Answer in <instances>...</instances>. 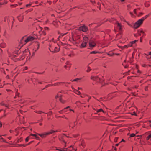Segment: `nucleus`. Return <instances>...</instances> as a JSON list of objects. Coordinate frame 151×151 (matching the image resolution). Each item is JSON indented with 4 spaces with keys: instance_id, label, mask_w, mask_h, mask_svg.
Masks as SVG:
<instances>
[{
    "instance_id": "f257e3e1",
    "label": "nucleus",
    "mask_w": 151,
    "mask_h": 151,
    "mask_svg": "<svg viewBox=\"0 0 151 151\" xmlns=\"http://www.w3.org/2000/svg\"><path fill=\"white\" fill-rule=\"evenodd\" d=\"M38 38L37 36H35L34 35L33 36H29L27 37L26 36H24L22 37L21 39L19 42V45L18 47L17 48V52L16 51H14V54L15 56H17V55L19 53V49L24 45H25L29 41H32Z\"/></svg>"
},
{
    "instance_id": "f03ea898",
    "label": "nucleus",
    "mask_w": 151,
    "mask_h": 151,
    "mask_svg": "<svg viewBox=\"0 0 151 151\" xmlns=\"http://www.w3.org/2000/svg\"><path fill=\"white\" fill-rule=\"evenodd\" d=\"M18 47H16L14 49V51L12 55V56L13 57L16 58V59L17 60H20L23 59L25 58V56L26 55H30V52H29V50L28 49H26L24 50L23 52V55L20 54V49H19V54L17 55V56H15L14 55V51H16L17 52V48Z\"/></svg>"
},
{
    "instance_id": "7ed1b4c3",
    "label": "nucleus",
    "mask_w": 151,
    "mask_h": 151,
    "mask_svg": "<svg viewBox=\"0 0 151 151\" xmlns=\"http://www.w3.org/2000/svg\"><path fill=\"white\" fill-rule=\"evenodd\" d=\"M50 51L52 53H57L60 50L59 46L54 42H51L49 48Z\"/></svg>"
},
{
    "instance_id": "20e7f679",
    "label": "nucleus",
    "mask_w": 151,
    "mask_h": 151,
    "mask_svg": "<svg viewBox=\"0 0 151 151\" xmlns=\"http://www.w3.org/2000/svg\"><path fill=\"white\" fill-rule=\"evenodd\" d=\"M91 79L93 81V84H98L102 83L103 81V80L102 79L101 77L99 76H91Z\"/></svg>"
},
{
    "instance_id": "39448f33",
    "label": "nucleus",
    "mask_w": 151,
    "mask_h": 151,
    "mask_svg": "<svg viewBox=\"0 0 151 151\" xmlns=\"http://www.w3.org/2000/svg\"><path fill=\"white\" fill-rule=\"evenodd\" d=\"M57 132L58 131L57 130L55 131L53 130H51L49 131L41 134H37V135L40 136L42 138H45L46 137L47 135L52 134L55 132Z\"/></svg>"
},
{
    "instance_id": "423d86ee",
    "label": "nucleus",
    "mask_w": 151,
    "mask_h": 151,
    "mask_svg": "<svg viewBox=\"0 0 151 151\" xmlns=\"http://www.w3.org/2000/svg\"><path fill=\"white\" fill-rule=\"evenodd\" d=\"M143 21L141 19L137 21L134 24L133 27L134 29H137L143 23Z\"/></svg>"
},
{
    "instance_id": "0eeeda50",
    "label": "nucleus",
    "mask_w": 151,
    "mask_h": 151,
    "mask_svg": "<svg viewBox=\"0 0 151 151\" xmlns=\"http://www.w3.org/2000/svg\"><path fill=\"white\" fill-rule=\"evenodd\" d=\"M63 111H64V113L66 114H69L70 111H72L74 113V111L73 109H70V106H68L64 108L63 109Z\"/></svg>"
},
{
    "instance_id": "6e6552de",
    "label": "nucleus",
    "mask_w": 151,
    "mask_h": 151,
    "mask_svg": "<svg viewBox=\"0 0 151 151\" xmlns=\"http://www.w3.org/2000/svg\"><path fill=\"white\" fill-rule=\"evenodd\" d=\"M70 82H59L55 83L54 84H53V86H59L63 85H66L67 84H70Z\"/></svg>"
},
{
    "instance_id": "1a4fd4ad",
    "label": "nucleus",
    "mask_w": 151,
    "mask_h": 151,
    "mask_svg": "<svg viewBox=\"0 0 151 151\" xmlns=\"http://www.w3.org/2000/svg\"><path fill=\"white\" fill-rule=\"evenodd\" d=\"M78 29L80 31L86 32L88 31V28L87 26L85 25H83V26H80L79 27Z\"/></svg>"
},
{
    "instance_id": "9d476101",
    "label": "nucleus",
    "mask_w": 151,
    "mask_h": 151,
    "mask_svg": "<svg viewBox=\"0 0 151 151\" xmlns=\"http://www.w3.org/2000/svg\"><path fill=\"white\" fill-rule=\"evenodd\" d=\"M116 26V28L119 31H121L122 29L123 26L121 24L118 22H116L115 23Z\"/></svg>"
},
{
    "instance_id": "9b49d317",
    "label": "nucleus",
    "mask_w": 151,
    "mask_h": 151,
    "mask_svg": "<svg viewBox=\"0 0 151 151\" xmlns=\"http://www.w3.org/2000/svg\"><path fill=\"white\" fill-rule=\"evenodd\" d=\"M19 103L24 104L25 105H27L29 104V101L27 99H22L21 100L19 101Z\"/></svg>"
},
{
    "instance_id": "f8f14e48",
    "label": "nucleus",
    "mask_w": 151,
    "mask_h": 151,
    "mask_svg": "<svg viewBox=\"0 0 151 151\" xmlns=\"http://www.w3.org/2000/svg\"><path fill=\"white\" fill-rule=\"evenodd\" d=\"M1 105L4 106L7 108H8L9 107V104L6 102H2L1 103Z\"/></svg>"
},
{
    "instance_id": "ddd939ff",
    "label": "nucleus",
    "mask_w": 151,
    "mask_h": 151,
    "mask_svg": "<svg viewBox=\"0 0 151 151\" xmlns=\"http://www.w3.org/2000/svg\"><path fill=\"white\" fill-rule=\"evenodd\" d=\"M89 46L90 47L93 48L96 45V43L94 42H89Z\"/></svg>"
},
{
    "instance_id": "4468645a",
    "label": "nucleus",
    "mask_w": 151,
    "mask_h": 151,
    "mask_svg": "<svg viewBox=\"0 0 151 151\" xmlns=\"http://www.w3.org/2000/svg\"><path fill=\"white\" fill-rule=\"evenodd\" d=\"M144 55L145 56L147 59L151 58V52H149L148 54H147L146 53H144Z\"/></svg>"
},
{
    "instance_id": "2eb2a0df",
    "label": "nucleus",
    "mask_w": 151,
    "mask_h": 151,
    "mask_svg": "<svg viewBox=\"0 0 151 151\" xmlns=\"http://www.w3.org/2000/svg\"><path fill=\"white\" fill-rule=\"evenodd\" d=\"M18 20L20 22H22L23 21L24 15L23 14H21L18 17Z\"/></svg>"
},
{
    "instance_id": "dca6fc26",
    "label": "nucleus",
    "mask_w": 151,
    "mask_h": 151,
    "mask_svg": "<svg viewBox=\"0 0 151 151\" xmlns=\"http://www.w3.org/2000/svg\"><path fill=\"white\" fill-rule=\"evenodd\" d=\"M6 46V44L4 42H2L0 44V47L2 48H4Z\"/></svg>"
},
{
    "instance_id": "f3484780",
    "label": "nucleus",
    "mask_w": 151,
    "mask_h": 151,
    "mask_svg": "<svg viewBox=\"0 0 151 151\" xmlns=\"http://www.w3.org/2000/svg\"><path fill=\"white\" fill-rule=\"evenodd\" d=\"M35 51L36 52L37 50L39 48V44L38 43H37L35 45Z\"/></svg>"
},
{
    "instance_id": "a211bd4d",
    "label": "nucleus",
    "mask_w": 151,
    "mask_h": 151,
    "mask_svg": "<svg viewBox=\"0 0 151 151\" xmlns=\"http://www.w3.org/2000/svg\"><path fill=\"white\" fill-rule=\"evenodd\" d=\"M103 112L104 113H105V112L103 110V109H102L101 108V109H99L97 110H96V113H94V114H96L98 113L99 112Z\"/></svg>"
},
{
    "instance_id": "6ab92c4d",
    "label": "nucleus",
    "mask_w": 151,
    "mask_h": 151,
    "mask_svg": "<svg viewBox=\"0 0 151 151\" xmlns=\"http://www.w3.org/2000/svg\"><path fill=\"white\" fill-rule=\"evenodd\" d=\"M87 43L86 42L83 41L82 43L81 44V47H86Z\"/></svg>"
},
{
    "instance_id": "aec40b11",
    "label": "nucleus",
    "mask_w": 151,
    "mask_h": 151,
    "mask_svg": "<svg viewBox=\"0 0 151 151\" xmlns=\"http://www.w3.org/2000/svg\"><path fill=\"white\" fill-rule=\"evenodd\" d=\"M61 93H62L60 91L58 92L57 95L55 96V98H58L59 97H60V98L61 97Z\"/></svg>"
},
{
    "instance_id": "412c9836",
    "label": "nucleus",
    "mask_w": 151,
    "mask_h": 151,
    "mask_svg": "<svg viewBox=\"0 0 151 151\" xmlns=\"http://www.w3.org/2000/svg\"><path fill=\"white\" fill-rule=\"evenodd\" d=\"M59 100L62 104H65L66 102V101L65 100L63 99L61 97L60 98Z\"/></svg>"
},
{
    "instance_id": "4be33fe9",
    "label": "nucleus",
    "mask_w": 151,
    "mask_h": 151,
    "mask_svg": "<svg viewBox=\"0 0 151 151\" xmlns=\"http://www.w3.org/2000/svg\"><path fill=\"white\" fill-rule=\"evenodd\" d=\"M83 42H86L87 43L88 39V38L87 37H84L83 38Z\"/></svg>"
},
{
    "instance_id": "5701e85b",
    "label": "nucleus",
    "mask_w": 151,
    "mask_h": 151,
    "mask_svg": "<svg viewBox=\"0 0 151 151\" xmlns=\"http://www.w3.org/2000/svg\"><path fill=\"white\" fill-rule=\"evenodd\" d=\"M97 4L98 6H97V7L99 8V10H101V3L99 2H98L97 3Z\"/></svg>"
},
{
    "instance_id": "b1692460",
    "label": "nucleus",
    "mask_w": 151,
    "mask_h": 151,
    "mask_svg": "<svg viewBox=\"0 0 151 151\" xmlns=\"http://www.w3.org/2000/svg\"><path fill=\"white\" fill-rule=\"evenodd\" d=\"M74 92L76 94L78 95H80L81 94L80 92L77 90H74Z\"/></svg>"
},
{
    "instance_id": "393cba45",
    "label": "nucleus",
    "mask_w": 151,
    "mask_h": 151,
    "mask_svg": "<svg viewBox=\"0 0 151 151\" xmlns=\"http://www.w3.org/2000/svg\"><path fill=\"white\" fill-rule=\"evenodd\" d=\"M149 15V14H148L146 15V16H145L144 17H142V18H141V19L143 21L146 19L147 17H148Z\"/></svg>"
},
{
    "instance_id": "a878e982",
    "label": "nucleus",
    "mask_w": 151,
    "mask_h": 151,
    "mask_svg": "<svg viewBox=\"0 0 151 151\" xmlns=\"http://www.w3.org/2000/svg\"><path fill=\"white\" fill-rule=\"evenodd\" d=\"M36 113L39 114H41L42 113H44V112H42L40 111H37V110H36L34 111Z\"/></svg>"
},
{
    "instance_id": "bb28decb",
    "label": "nucleus",
    "mask_w": 151,
    "mask_h": 151,
    "mask_svg": "<svg viewBox=\"0 0 151 151\" xmlns=\"http://www.w3.org/2000/svg\"><path fill=\"white\" fill-rule=\"evenodd\" d=\"M0 137H1L0 139H1L2 140V142H5L6 143H8V142H7L6 141H5V140L4 139H3V137H2V136L1 135H0Z\"/></svg>"
},
{
    "instance_id": "cd10ccee",
    "label": "nucleus",
    "mask_w": 151,
    "mask_h": 151,
    "mask_svg": "<svg viewBox=\"0 0 151 151\" xmlns=\"http://www.w3.org/2000/svg\"><path fill=\"white\" fill-rule=\"evenodd\" d=\"M69 40L73 43H74V42H75V40L73 37H72L71 38H70L69 39Z\"/></svg>"
},
{
    "instance_id": "c85d7f7f",
    "label": "nucleus",
    "mask_w": 151,
    "mask_h": 151,
    "mask_svg": "<svg viewBox=\"0 0 151 151\" xmlns=\"http://www.w3.org/2000/svg\"><path fill=\"white\" fill-rule=\"evenodd\" d=\"M19 93L18 92H16V95L14 97L15 98H17V97H19Z\"/></svg>"
},
{
    "instance_id": "c756f323",
    "label": "nucleus",
    "mask_w": 151,
    "mask_h": 151,
    "mask_svg": "<svg viewBox=\"0 0 151 151\" xmlns=\"http://www.w3.org/2000/svg\"><path fill=\"white\" fill-rule=\"evenodd\" d=\"M151 138V134H149L148 136L146 137L147 140H148L150 139Z\"/></svg>"
},
{
    "instance_id": "7c9ffc66",
    "label": "nucleus",
    "mask_w": 151,
    "mask_h": 151,
    "mask_svg": "<svg viewBox=\"0 0 151 151\" xmlns=\"http://www.w3.org/2000/svg\"><path fill=\"white\" fill-rule=\"evenodd\" d=\"M64 68H65L66 69H67L68 70H69L70 69V66H68L67 65H65L64 66Z\"/></svg>"
},
{
    "instance_id": "2f4dec72",
    "label": "nucleus",
    "mask_w": 151,
    "mask_h": 151,
    "mask_svg": "<svg viewBox=\"0 0 151 151\" xmlns=\"http://www.w3.org/2000/svg\"><path fill=\"white\" fill-rule=\"evenodd\" d=\"M30 138V136H29L27 137L25 139V141L26 142H28L29 139Z\"/></svg>"
},
{
    "instance_id": "473e14b6",
    "label": "nucleus",
    "mask_w": 151,
    "mask_h": 151,
    "mask_svg": "<svg viewBox=\"0 0 151 151\" xmlns=\"http://www.w3.org/2000/svg\"><path fill=\"white\" fill-rule=\"evenodd\" d=\"M90 1L91 2L93 5L95 6V4H96V2L95 1H93L91 0Z\"/></svg>"
},
{
    "instance_id": "72a5a7b5",
    "label": "nucleus",
    "mask_w": 151,
    "mask_h": 151,
    "mask_svg": "<svg viewBox=\"0 0 151 151\" xmlns=\"http://www.w3.org/2000/svg\"><path fill=\"white\" fill-rule=\"evenodd\" d=\"M98 52L96 51H92L91 52H90V54H96V53H98Z\"/></svg>"
},
{
    "instance_id": "f704fd0d",
    "label": "nucleus",
    "mask_w": 151,
    "mask_h": 151,
    "mask_svg": "<svg viewBox=\"0 0 151 151\" xmlns=\"http://www.w3.org/2000/svg\"><path fill=\"white\" fill-rule=\"evenodd\" d=\"M36 83H37L38 84H42V82L41 81H40L38 80H37L36 81Z\"/></svg>"
},
{
    "instance_id": "c9c22d12",
    "label": "nucleus",
    "mask_w": 151,
    "mask_h": 151,
    "mask_svg": "<svg viewBox=\"0 0 151 151\" xmlns=\"http://www.w3.org/2000/svg\"><path fill=\"white\" fill-rule=\"evenodd\" d=\"M53 86V84H48V85H46L45 86V88H47L49 86Z\"/></svg>"
},
{
    "instance_id": "e433bc0d",
    "label": "nucleus",
    "mask_w": 151,
    "mask_h": 151,
    "mask_svg": "<svg viewBox=\"0 0 151 151\" xmlns=\"http://www.w3.org/2000/svg\"><path fill=\"white\" fill-rule=\"evenodd\" d=\"M58 112L61 114L64 113V111H63V109L62 110L59 111Z\"/></svg>"
},
{
    "instance_id": "4c0bfd02",
    "label": "nucleus",
    "mask_w": 151,
    "mask_h": 151,
    "mask_svg": "<svg viewBox=\"0 0 151 151\" xmlns=\"http://www.w3.org/2000/svg\"><path fill=\"white\" fill-rule=\"evenodd\" d=\"M17 6V4H15L14 5H11L10 6L12 8H14L16 7Z\"/></svg>"
},
{
    "instance_id": "58836bf2",
    "label": "nucleus",
    "mask_w": 151,
    "mask_h": 151,
    "mask_svg": "<svg viewBox=\"0 0 151 151\" xmlns=\"http://www.w3.org/2000/svg\"><path fill=\"white\" fill-rule=\"evenodd\" d=\"M91 70V69L89 67H88V69L86 70V71L88 72H90Z\"/></svg>"
},
{
    "instance_id": "ea45409f",
    "label": "nucleus",
    "mask_w": 151,
    "mask_h": 151,
    "mask_svg": "<svg viewBox=\"0 0 151 151\" xmlns=\"http://www.w3.org/2000/svg\"><path fill=\"white\" fill-rule=\"evenodd\" d=\"M41 35H46V33L45 31H42V32Z\"/></svg>"
},
{
    "instance_id": "a19ab883",
    "label": "nucleus",
    "mask_w": 151,
    "mask_h": 151,
    "mask_svg": "<svg viewBox=\"0 0 151 151\" xmlns=\"http://www.w3.org/2000/svg\"><path fill=\"white\" fill-rule=\"evenodd\" d=\"M135 134H134L132 133L130 135V137H134L135 136Z\"/></svg>"
},
{
    "instance_id": "79ce46f5",
    "label": "nucleus",
    "mask_w": 151,
    "mask_h": 151,
    "mask_svg": "<svg viewBox=\"0 0 151 151\" xmlns=\"http://www.w3.org/2000/svg\"><path fill=\"white\" fill-rule=\"evenodd\" d=\"M132 96H136L137 95V94L136 93H132Z\"/></svg>"
},
{
    "instance_id": "37998d69",
    "label": "nucleus",
    "mask_w": 151,
    "mask_h": 151,
    "mask_svg": "<svg viewBox=\"0 0 151 151\" xmlns=\"http://www.w3.org/2000/svg\"><path fill=\"white\" fill-rule=\"evenodd\" d=\"M31 4H26V6L27 7H29L31 5Z\"/></svg>"
},
{
    "instance_id": "c03bdc74",
    "label": "nucleus",
    "mask_w": 151,
    "mask_h": 151,
    "mask_svg": "<svg viewBox=\"0 0 151 151\" xmlns=\"http://www.w3.org/2000/svg\"><path fill=\"white\" fill-rule=\"evenodd\" d=\"M29 136H30V137L31 136H34V137H35L37 136V135L35 134H31Z\"/></svg>"
},
{
    "instance_id": "a18cd8bd",
    "label": "nucleus",
    "mask_w": 151,
    "mask_h": 151,
    "mask_svg": "<svg viewBox=\"0 0 151 151\" xmlns=\"http://www.w3.org/2000/svg\"><path fill=\"white\" fill-rule=\"evenodd\" d=\"M145 91H148V86H146L145 88Z\"/></svg>"
},
{
    "instance_id": "49530a36",
    "label": "nucleus",
    "mask_w": 151,
    "mask_h": 151,
    "mask_svg": "<svg viewBox=\"0 0 151 151\" xmlns=\"http://www.w3.org/2000/svg\"><path fill=\"white\" fill-rule=\"evenodd\" d=\"M68 56L70 57H73L74 56V55L73 53H70L68 54Z\"/></svg>"
},
{
    "instance_id": "de8ad7c7",
    "label": "nucleus",
    "mask_w": 151,
    "mask_h": 151,
    "mask_svg": "<svg viewBox=\"0 0 151 151\" xmlns=\"http://www.w3.org/2000/svg\"><path fill=\"white\" fill-rule=\"evenodd\" d=\"M80 80V79H79V78H76V79L73 80L72 81H77L78 80Z\"/></svg>"
},
{
    "instance_id": "09e8293b",
    "label": "nucleus",
    "mask_w": 151,
    "mask_h": 151,
    "mask_svg": "<svg viewBox=\"0 0 151 151\" xmlns=\"http://www.w3.org/2000/svg\"><path fill=\"white\" fill-rule=\"evenodd\" d=\"M132 44L130 42V43L128 45V47H131L132 46Z\"/></svg>"
},
{
    "instance_id": "8fccbe9b",
    "label": "nucleus",
    "mask_w": 151,
    "mask_h": 151,
    "mask_svg": "<svg viewBox=\"0 0 151 151\" xmlns=\"http://www.w3.org/2000/svg\"><path fill=\"white\" fill-rule=\"evenodd\" d=\"M138 32H139L143 33H144V32H143V31L142 29H140L138 31Z\"/></svg>"
},
{
    "instance_id": "3c124183",
    "label": "nucleus",
    "mask_w": 151,
    "mask_h": 151,
    "mask_svg": "<svg viewBox=\"0 0 151 151\" xmlns=\"http://www.w3.org/2000/svg\"><path fill=\"white\" fill-rule=\"evenodd\" d=\"M62 118H65V119H67V120H68V119L65 117V116H62Z\"/></svg>"
},
{
    "instance_id": "603ef678",
    "label": "nucleus",
    "mask_w": 151,
    "mask_h": 151,
    "mask_svg": "<svg viewBox=\"0 0 151 151\" xmlns=\"http://www.w3.org/2000/svg\"><path fill=\"white\" fill-rule=\"evenodd\" d=\"M35 138L37 140H39L40 139V137L37 136L35 137Z\"/></svg>"
},
{
    "instance_id": "864d4df0",
    "label": "nucleus",
    "mask_w": 151,
    "mask_h": 151,
    "mask_svg": "<svg viewBox=\"0 0 151 151\" xmlns=\"http://www.w3.org/2000/svg\"><path fill=\"white\" fill-rule=\"evenodd\" d=\"M6 90L8 92H12V91L10 90H9V89H6Z\"/></svg>"
},
{
    "instance_id": "5fc2aeb1",
    "label": "nucleus",
    "mask_w": 151,
    "mask_h": 151,
    "mask_svg": "<svg viewBox=\"0 0 151 151\" xmlns=\"http://www.w3.org/2000/svg\"><path fill=\"white\" fill-rule=\"evenodd\" d=\"M47 3H48L49 5L51 4L52 3V2L50 1H48L47 2Z\"/></svg>"
},
{
    "instance_id": "6e6d98bb",
    "label": "nucleus",
    "mask_w": 151,
    "mask_h": 151,
    "mask_svg": "<svg viewBox=\"0 0 151 151\" xmlns=\"http://www.w3.org/2000/svg\"><path fill=\"white\" fill-rule=\"evenodd\" d=\"M118 138V137H116L114 139V141L115 142H116Z\"/></svg>"
},
{
    "instance_id": "4d7b16f0",
    "label": "nucleus",
    "mask_w": 151,
    "mask_h": 151,
    "mask_svg": "<svg viewBox=\"0 0 151 151\" xmlns=\"http://www.w3.org/2000/svg\"><path fill=\"white\" fill-rule=\"evenodd\" d=\"M136 41V40H135L134 41H132L131 42H130L131 43L133 44L135 43Z\"/></svg>"
},
{
    "instance_id": "13d9d810",
    "label": "nucleus",
    "mask_w": 151,
    "mask_h": 151,
    "mask_svg": "<svg viewBox=\"0 0 151 151\" xmlns=\"http://www.w3.org/2000/svg\"><path fill=\"white\" fill-rule=\"evenodd\" d=\"M58 0H54L53 3L54 4H55L56 2L58 1Z\"/></svg>"
},
{
    "instance_id": "bf43d9fd",
    "label": "nucleus",
    "mask_w": 151,
    "mask_h": 151,
    "mask_svg": "<svg viewBox=\"0 0 151 151\" xmlns=\"http://www.w3.org/2000/svg\"><path fill=\"white\" fill-rule=\"evenodd\" d=\"M27 69H28V67H24V68L23 69V70H27Z\"/></svg>"
},
{
    "instance_id": "052dcab7",
    "label": "nucleus",
    "mask_w": 151,
    "mask_h": 151,
    "mask_svg": "<svg viewBox=\"0 0 151 151\" xmlns=\"http://www.w3.org/2000/svg\"><path fill=\"white\" fill-rule=\"evenodd\" d=\"M63 151H67V150L66 148L63 149Z\"/></svg>"
},
{
    "instance_id": "680f3d73",
    "label": "nucleus",
    "mask_w": 151,
    "mask_h": 151,
    "mask_svg": "<svg viewBox=\"0 0 151 151\" xmlns=\"http://www.w3.org/2000/svg\"><path fill=\"white\" fill-rule=\"evenodd\" d=\"M29 12H31L32 11H33V9L32 8L30 9H29Z\"/></svg>"
},
{
    "instance_id": "e2e57ef3",
    "label": "nucleus",
    "mask_w": 151,
    "mask_h": 151,
    "mask_svg": "<svg viewBox=\"0 0 151 151\" xmlns=\"http://www.w3.org/2000/svg\"><path fill=\"white\" fill-rule=\"evenodd\" d=\"M136 10L137 9H135L134 10V13L135 14H136Z\"/></svg>"
},
{
    "instance_id": "0e129e2a",
    "label": "nucleus",
    "mask_w": 151,
    "mask_h": 151,
    "mask_svg": "<svg viewBox=\"0 0 151 151\" xmlns=\"http://www.w3.org/2000/svg\"><path fill=\"white\" fill-rule=\"evenodd\" d=\"M55 117L56 118H59V117H62V116H55Z\"/></svg>"
},
{
    "instance_id": "69168bd1",
    "label": "nucleus",
    "mask_w": 151,
    "mask_h": 151,
    "mask_svg": "<svg viewBox=\"0 0 151 151\" xmlns=\"http://www.w3.org/2000/svg\"><path fill=\"white\" fill-rule=\"evenodd\" d=\"M125 142V141L123 139H122V140L120 141V142L119 143H120L121 142Z\"/></svg>"
},
{
    "instance_id": "338daca9",
    "label": "nucleus",
    "mask_w": 151,
    "mask_h": 151,
    "mask_svg": "<svg viewBox=\"0 0 151 151\" xmlns=\"http://www.w3.org/2000/svg\"><path fill=\"white\" fill-rule=\"evenodd\" d=\"M136 114V113L134 112L133 113V114H132V115H135Z\"/></svg>"
},
{
    "instance_id": "774afa93",
    "label": "nucleus",
    "mask_w": 151,
    "mask_h": 151,
    "mask_svg": "<svg viewBox=\"0 0 151 151\" xmlns=\"http://www.w3.org/2000/svg\"><path fill=\"white\" fill-rule=\"evenodd\" d=\"M146 65H145V64H143L142 65V66L143 67H145L146 66Z\"/></svg>"
}]
</instances>
